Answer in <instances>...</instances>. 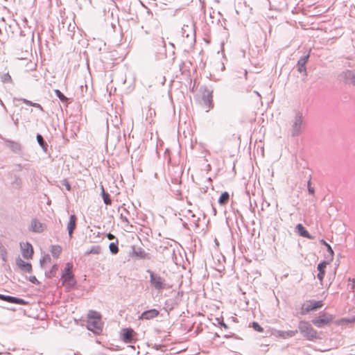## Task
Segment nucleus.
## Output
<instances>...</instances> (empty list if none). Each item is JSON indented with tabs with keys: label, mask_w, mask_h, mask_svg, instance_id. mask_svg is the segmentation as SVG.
<instances>
[{
	"label": "nucleus",
	"mask_w": 355,
	"mask_h": 355,
	"mask_svg": "<svg viewBox=\"0 0 355 355\" xmlns=\"http://www.w3.org/2000/svg\"><path fill=\"white\" fill-rule=\"evenodd\" d=\"M104 329V322L102 315L99 312L90 310V332L95 335L103 334Z\"/></svg>",
	"instance_id": "nucleus-1"
},
{
	"label": "nucleus",
	"mask_w": 355,
	"mask_h": 355,
	"mask_svg": "<svg viewBox=\"0 0 355 355\" xmlns=\"http://www.w3.org/2000/svg\"><path fill=\"white\" fill-rule=\"evenodd\" d=\"M146 272L149 274V282L153 288L157 291L159 293L162 292L163 290L170 288V286L166 283V279L159 274L150 270H147Z\"/></svg>",
	"instance_id": "nucleus-2"
},
{
	"label": "nucleus",
	"mask_w": 355,
	"mask_h": 355,
	"mask_svg": "<svg viewBox=\"0 0 355 355\" xmlns=\"http://www.w3.org/2000/svg\"><path fill=\"white\" fill-rule=\"evenodd\" d=\"M298 330L302 336L309 340H313L318 337L317 331L307 321L301 320L298 324Z\"/></svg>",
	"instance_id": "nucleus-3"
},
{
	"label": "nucleus",
	"mask_w": 355,
	"mask_h": 355,
	"mask_svg": "<svg viewBox=\"0 0 355 355\" xmlns=\"http://www.w3.org/2000/svg\"><path fill=\"white\" fill-rule=\"evenodd\" d=\"M339 82L355 87V70L345 69L340 71L337 76Z\"/></svg>",
	"instance_id": "nucleus-4"
},
{
	"label": "nucleus",
	"mask_w": 355,
	"mask_h": 355,
	"mask_svg": "<svg viewBox=\"0 0 355 355\" xmlns=\"http://www.w3.org/2000/svg\"><path fill=\"white\" fill-rule=\"evenodd\" d=\"M196 24H184L182 28V36L189 40V42L196 40Z\"/></svg>",
	"instance_id": "nucleus-5"
},
{
	"label": "nucleus",
	"mask_w": 355,
	"mask_h": 355,
	"mask_svg": "<svg viewBox=\"0 0 355 355\" xmlns=\"http://www.w3.org/2000/svg\"><path fill=\"white\" fill-rule=\"evenodd\" d=\"M303 119L302 114L301 112H296L295 118L293 119V123L292 125V136L295 137L299 135L302 129Z\"/></svg>",
	"instance_id": "nucleus-6"
},
{
	"label": "nucleus",
	"mask_w": 355,
	"mask_h": 355,
	"mask_svg": "<svg viewBox=\"0 0 355 355\" xmlns=\"http://www.w3.org/2000/svg\"><path fill=\"white\" fill-rule=\"evenodd\" d=\"M333 320L331 315L327 313H323L319 317L312 320V323L318 328L323 327L324 326L329 324Z\"/></svg>",
	"instance_id": "nucleus-7"
},
{
	"label": "nucleus",
	"mask_w": 355,
	"mask_h": 355,
	"mask_svg": "<svg viewBox=\"0 0 355 355\" xmlns=\"http://www.w3.org/2000/svg\"><path fill=\"white\" fill-rule=\"evenodd\" d=\"M22 257L26 259H32L33 255V248L32 245L28 243H20Z\"/></svg>",
	"instance_id": "nucleus-8"
},
{
	"label": "nucleus",
	"mask_w": 355,
	"mask_h": 355,
	"mask_svg": "<svg viewBox=\"0 0 355 355\" xmlns=\"http://www.w3.org/2000/svg\"><path fill=\"white\" fill-rule=\"evenodd\" d=\"M309 58V53H308L306 55L302 56L297 64V70L300 73H304V74L306 75V64L308 62Z\"/></svg>",
	"instance_id": "nucleus-9"
},
{
	"label": "nucleus",
	"mask_w": 355,
	"mask_h": 355,
	"mask_svg": "<svg viewBox=\"0 0 355 355\" xmlns=\"http://www.w3.org/2000/svg\"><path fill=\"white\" fill-rule=\"evenodd\" d=\"M159 312L158 310L155 309H152L148 311H146L141 313L139 316V319L141 320H151L156 318L159 315Z\"/></svg>",
	"instance_id": "nucleus-10"
},
{
	"label": "nucleus",
	"mask_w": 355,
	"mask_h": 355,
	"mask_svg": "<svg viewBox=\"0 0 355 355\" xmlns=\"http://www.w3.org/2000/svg\"><path fill=\"white\" fill-rule=\"evenodd\" d=\"M0 300H2L3 301H6V302H8L10 303H13V304H20V305H23V304H26L25 301L23 299L12 297V296H9V295H1V294H0Z\"/></svg>",
	"instance_id": "nucleus-11"
},
{
	"label": "nucleus",
	"mask_w": 355,
	"mask_h": 355,
	"mask_svg": "<svg viewBox=\"0 0 355 355\" xmlns=\"http://www.w3.org/2000/svg\"><path fill=\"white\" fill-rule=\"evenodd\" d=\"M29 230L34 232L40 233L43 231L42 224L37 219H33L31 220Z\"/></svg>",
	"instance_id": "nucleus-12"
},
{
	"label": "nucleus",
	"mask_w": 355,
	"mask_h": 355,
	"mask_svg": "<svg viewBox=\"0 0 355 355\" xmlns=\"http://www.w3.org/2000/svg\"><path fill=\"white\" fill-rule=\"evenodd\" d=\"M202 101L208 109L213 107L212 95L209 92H206L202 95Z\"/></svg>",
	"instance_id": "nucleus-13"
},
{
	"label": "nucleus",
	"mask_w": 355,
	"mask_h": 355,
	"mask_svg": "<svg viewBox=\"0 0 355 355\" xmlns=\"http://www.w3.org/2000/svg\"><path fill=\"white\" fill-rule=\"evenodd\" d=\"M76 217L75 215H71L69 218V221L67 224V230L69 232V237L72 236L73 232L76 228Z\"/></svg>",
	"instance_id": "nucleus-14"
},
{
	"label": "nucleus",
	"mask_w": 355,
	"mask_h": 355,
	"mask_svg": "<svg viewBox=\"0 0 355 355\" xmlns=\"http://www.w3.org/2000/svg\"><path fill=\"white\" fill-rule=\"evenodd\" d=\"M17 265L23 271L31 272L32 271V266L30 263L25 262L21 259L17 260Z\"/></svg>",
	"instance_id": "nucleus-15"
},
{
	"label": "nucleus",
	"mask_w": 355,
	"mask_h": 355,
	"mask_svg": "<svg viewBox=\"0 0 355 355\" xmlns=\"http://www.w3.org/2000/svg\"><path fill=\"white\" fill-rule=\"evenodd\" d=\"M311 311H314L313 306L312 304V301H306L304 302L301 308L300 313L302 315H306Z\"/></svg>",
	"instance_id": "nucleus-16"
},
{
	"label": "nucleus",
	"mask_w": 355,
	"mask_h": 355,
	"mask_svg": "<svg viewBox=\"0 0 355 355\" xmlns=\"http://www.w3.org/2000/svg\"><path fill=\"white\" fill-rule=\"evenodd\" d=\"M295 230L297 232L302 236L311 239L313 237L310 235L308 231L303 227L302 224H297Z\"/></svg>",
	"instance_id": "nucleus-17"
},
{
	"label": "nucleus",
	"mask_w": 355,
	"mask_h": 355,
	"mask_svg": "<svg viewBox=\"0 0 355 355\" xmlns=\"http://www.w3.org/2000/svg\"><path fill=\"white\" fill-rule=\"evenodd\" d=\"M62 283L67 284L68 285L73 284V276L72 273L63 272L62 275Z\"/></svg>",
	"instance_id": "nucleus-18"
},
{
	"label": "nucleus",
	"mask_w": 355,
	"mask_h": 355,
	"mask_svg": "<svg viewBox=\"0 0 355 355\" xmlns=\"http://www.w3.org/2000/svg\"><path fill=\"white\" fill-rule=\"evenodd\" d=\"M320 243L324 245L325 246V248H327V252L329 253L328 255H326L325 259L329 258V261H332L334 259V250H332L331 245L328 244L324 240L322 239L320 241Z\"/></svg>",
	"instance_id": "nucleus-19"
},
{
	"label": "nucleus",
	"mask_w": 355,
	"mask_h": 355,
	"mask_svg": "<svg viewBox=\"0 0 355 355\" xmlns=\"http://www.w3.org/2000/svg\"><path fill=\"white\" fill-rule=\"evenodd\" d=\"M134 331L131 329H126L123 334V338L125 342L130 343L133 339Z\"/></svg>",
	"instance_id": "nucleus-20"
},
{
	"label": "nucleus",
	"mask_w": 355,
	"mask_h": 355,
	"mask_svg": "<svg viewBox=\"0 0 355 355\" xmlns=\"http://www.w3.org/2000/svg\"><path fill=\"white\" fill-rule=\"evenodd\" d=\"M101 196L103 199L104 203L107 205H110L112 204V200L110 198V196L108 193L105 192L103 186H101Z\"/></svg>",
	"instance_id": "nucleus-21"
},
{
	"label": "nucleus",
	"mask_w": 355,
	"mask_h": 355,
	"mask_svg": "<svg viewBox=\"0 0 355 355\" xmlns=\"http://www.w3.org/2000/svg\"><path fill=\"white\" fill-rule=\"evenodd\" d=\"M105 45V43L101 40H96L95 38L93 39L92 48L94 49L101 51L102 47Z\"/></svg>",
	"instance_id": "nucleus-22"
},
{
	"label": "nucleus",
	"mask_w": 355,
	"mask_h": 355,
	"mask_svg": "<svg viewBox=\"0 0 355 355\" xmlns=\"http://www.w3.org/2000/svg\"><path fill=\"white\" fill-rule=\"evenodd\" d=\"M297 330H293V331H281L279 333V336H281L283 338H286L288 337H293L296 335L297 333Z\"/></svg>",
	"instance_id": "nucleus-23"
},
{
	"label": "nucleus",
	"mask_w": 355,
	"mask_h": 355,
	"mask_svg": "<svg viewBox=\"0 0 355 355\" xmlns=\"http://www.w3.org/2000/svg\"><path fill=\"white\" fill-rule=\"evenodd\" d=\"M36 138L39 145L42 147L44 152H46L48 148V144L44 141L43 137L41 135L37 134Z\"/></svg>",
	"instance_id": "nucleus-24"
},
{
	"label": "nucleus",
	"mask_w": 355,
	"mask_h": 355,
	"mask_svg": "<svg viewBox=\"0 0 355 355\" xmlns=\"http://www.w3.org/2000/svg\"><path fill=\"white\" fill-rule=\"evenodd\" d=\"M62 252V248L60 245H51V252L52 256L58 258Z\"/></svg>",
	"instance_id": "nucleus-25"
},
{
	"label": "nucleus",
	"mask_w": 355,
	"mask_h": 355,
	"mask_svg": "<svg viewBox=\"0 0 355 355\" xmlns=\"http://www.w3.org/2000/svg\"><path fill=\"white\" fill-rule=\"evenodd\" d=\"M230 199V195L227 192H223L219 199H218V203L220 205H224L225 204L227 203L228 200Z\"/></svg>",
	"instance_id": "nucleus-26"
},
{
	"label": "nucleus",
	"mask_w": 355,
	"mask_h": 355,
	"mask_svg": "<svg viewBox=\"0 0 355 355\" xmlns=\"http://www.w3.org/2000/svg\"><path fill=\"white\" fill-rule=\"evenodd\" d=\"M58 270V265L55 264L52 266L51 269L49 272H46L45 275L48 278L54 277Z\"/></svg>",
	"instance_id": "nucleus-27"
},
{
	"label": "nucleus",
	"mask_w": 355,
	"mask_h": 355,
	"mask_svg": "<svg viewBox=\"0 0 355 355\" xmlns=\"http://www.w3.org/2000/svg\"><path fill=\"white\" fill-rule=\"evenodd\" d=\"M326 259V261H322L318 265L317 268L319 270V272H325V268L327 266L331 261H329V258Z\"/></svg>",
	"instance_id": "nucleus-28"
},
{
	"label": "nucleus",
	"mask_w": 355,
	"mask_h": 355,
	"mask_svg": "<svg viewBox=\"0 0 355 355\" xmlns=\"http://www.w3.org/2000/svg\"><path fill=\"white\" fill-rule=\"evenodd\" d=\"M109 248H110V252L113 254H117L119 252L118 241H116V242L110 243L109 245Z\"/></svg>",
	"instance_id": "nucleus-29"
},
{
	"label": "nucleus",
	"mask_w": 355,
	"mask_h": 355,
	"mask_svg": "<svg viewBox=\"0 0 355 355\" xmlns=\"http://www.w3.org/2000/svg\"><path fill=\"white\" fill-rule=\"evenodd\" d=\"M9 144V146L12 151L18 153L21 150V145L19 143L10 141Z\"/></svg>",
	"instance_id": "nucleus-30"
},
{
	"label": "nucleus",
	"mask_w": 355,
	"mask_h": 355,
	"mask_svg": "<svg viewBox=\"0 0 355 355\" xmlns=\"http://www.w3.org/2000/svg\"><path fill=\"white\" fill-rule=\"evenodd\" d=\"M59 187L62 190H63L64 189H65L67 191L71 190V185L67 180H62V181H60Z\"/></svg>",
	"instance_id": "nucleus-31"
},
{
	"label": "nucleus",
	"mask_w": 355,
	"mask_h": 355,
	"mask_svg": "<svg viewBox=\"0 0 355 355\" xmlns=\"http://www.w3.org/2000/svg\"><path fill=\"white\" fill-rule=\"evenodd\" d=\"M1 80L3 83H12V80L8 73H4L1 76Z\"/></svg>",
	"instance_id": "nucleus-32"
},
{
	"label": "nucleus",
	"mask_w": 355,
	"mask_h": 355,
	"mask_svg": "<svg viewBox=\"0 0 355 355\" xmlns=\"http://www.w3.org/2000/svg\"><path fill=\"white\" fill-rule=\"evenodd\" d=\"M55 93L56 96L62 101V102H67L68 98L59 90L55 89Z\"/></svg>",
	"instance_id": "nucleus-33"
},
{
	"label": "nucleus",
	"mask_w": 355,
	"mask_h": 355,
	"mask_svg": "<svg viewBox=\"0 0 355 355\" xmlns=\"http://www.w3.org/2000/svg\"><path fill=\"white\" fill-rule=\"evenodd\" d=\"M0 257L3 261H7V251L3 246L0 247Z\"/></svg>",
	"instance_id": "nucleus-34"
},
{
	"label": "nucleus",
	"mask_w": 355,
	"mask_h": 355,
	"mask_svg": "<svg viewBox=\"0 0 355 355\" xmlns=\"http://www.w3.org/2000/svg\"><path fill=\"white\" fill-rule=\"evenodd\" d=\"M51 259L49 254H45L42 259H40V265L43 268L44 265L47 263H50Z\"/></svg>",
	"instance_id": "nucleus-35"
},
{
	"label": "nucleus",
	"mask_w": 355,
	"mask_h": 355,
	"mask_svg": "<svg viewBox=\"0 0 355 355\" xmlns=\"http://www.w3.org/2000/svg\"><path fill=\"white\" fill-rule=\"evenodd\" d=\"M101 252V248L99 245H93L90 247V254H98Z\"/></svg>",
	"instance_id": "nucleus-36"
},
{
	"label": "nucleus",
	"mask_w": 355,
	"mask_h": 355,
	"mask_svg": "<svg viewBox=\"0 0 355 355\" xmlns=\"http://www.w3.org/2000/svg\"><path fill=\"white\" fill-rule=\"evenodd\" d=\"M312 301V304L313 306L314 311L317 310L318 309L321 308L323 306V303L322 301Z\"/></svg>",
	"instance_id": "nucleus-37"
},
{
	"label": "nucleus",
	"mask_w": 355,
	"mask_h": 355,
	"mask_svg": "<svg viewBox=\"0 0 355 355\" xmlns=\"http://www.w3.org/2000/svg\"><path fill=\"white\" fill-rule=\"evenodd\" d=\"M252 327L254 330L259 332H262L263 331V329L257 322H255L252 323Z\"/></svg>",
	"instance_id": "nucleus-38"
},
{
	"label": "nucleus",
	"mask_w": 355,
	"mask_h": 355,
	"mask_svg": "<svg viewBox=\"0 0 355 355\" xmlns=\"http://www.w3.org/2000/svg\"><path fill=\"white\" fill-rule=\"evenodd\" d=\"M135 254L140 258H145L146 252L144 250H139L138 251H135Z\"/></svg>",
	"instance_id": "nucleus-39"
},
{
	"label": "nucleus",
	"mask_w": 355,
	"mask_h": 355,
	"mask_svg": "<svg viewBox=\"0 0 355 355\" xmlns=\"http://www.w3.org/2000/svg\"><path fill=\"white\" fill-rule=\"evenodd\" d=\"M73 267V265L71 263H67L66 264L64 271L63 272L71 273V270Z\"/></svg>",
	"instance_id": "nucleus-40"
},
{
	"label": "nucleus",
	"mask_w": 355,
	"mask_h": 355,
	"mask_svg": "<svg viewBox=\"0 0 355 355\" xmlns=\"http://www.w3.org/2000/svg\"><path fill=\"white\" fill-rule=\"evenodd\" d=\"M20 101L27 105L33 106V103L29 100H27L26 98H21L20 99Z\"/></svg>",
	"instance_id": "nucleus-41"
},
{
	"label": "nucleus",
	"mask_w": 355,
	"mask_h": 355,
	"mask_svg": "<svg viewBox=\"0 0 355 355\" xmlns=\"http://www.w3.org/2000/svg\"><path fill=\"white\" fill-rule=\"evenodd\" d=\"M324 275H325V272H319V273L317 275V277L320 282H322V280L324 277Z\"/></svg>",
	"instance_id": "nucleus-42"
},
{
	"label": "nucleus",
	"mask_w": 355,
	"mask_h": 355,
	"mask_svg": "<svg viewBox=\"0 0 355 355\" xmlns=\"http://www.w3.org/2000/svg\"><path fill=\"white\" fill-rule=\"evenodd\" d=\"M29 281L35 284H38L39 282L37 281V278L35 276H31L29 278Z\"/></svg>",
	"instance_id": "nucleus-43"
},
{
	"label": "nucleus",
	"mask_w": 355,
	"mask_h": 355,
	"mask_svg": "<svg viewBox=\"0 0 355 355\" xmlns=\"http://www.w3.org/2000/svg\"><path fill=\"white\" fill-rule=\"evenodd\" d=\"M12 184H16L17 187H19L21 184V180L19 178H15V181L13 182Z\"/></svg>",
	"instance_id": "nucleus-44"
},
{
	"label": "nucleus",
	"mask_w": 355,
	"mask_h": 355,
	"mask_svg": "<svg viewBox=\"0 0 355 355\" xmlns=\"http://www.w3.org/2000/svg\"><path fill=\"white\" fill-rule=\"evenodd\" d=\"M32 107H36V108H38L39 110H40L41 111H44L43 110V107H42V105L39 103H33V106Z\"/></svg>",
	"instance_id": "nucleus-45"
},
{
	"label": "nucleus",
	"mask_w": 355,
	"mask_h": 355,
	"mask_svg": "<svg viewBox=\"0 0 355 355\" xmlns=\"http://www.w3.org/2000/svg\"><path fill=\"white\" fill-rule=\"evenodd\" d=\"M308 191H309V193L311 194L314 193V189L310 186V181H309V183H308Z\"/></svg>",
	"instance_id": "nucleus-46"
},
{
	"label": "nucleus",
	"mask_w": 355,
	"mask_h": 355,
	"mask_svg": "<svg viewBox=\"0 0 355 355\" xmlns=\"http://www.w3.org/2000/svg\"><path fill=\"white\" fill-rule=\"evenodd\" d=\"M121 219L123 220V222H125L127 223H128V220L127 219L126 217H123V215L121 214Z\"/></svg>",
	"instance_id": "nucleus-47"
},
{
	"label": "nucleus",
	"mask_w": 355,
	"mask_h": 355,
	"mask_svg": "<svg viewBox=\"0 0 355 355\" xmlns=\"http://www.w3.org/2000/svg\"><path fill=\"white\" fill-rule=\"evenodd\" d=\"M308 25V24H301V26L302 28L304 29H307L308 28L306 27Z\"/></svg>",
	"instance_id": "nucleus-48"
},
{
	"label": "nucleus",
	"mask_w": 355,
	"mask_h": 355,
	"mask_svg": "<svg viewBox=\"0 0 355 355\" xmlns=\"http://www.w3.org/2000/svg\"><path fill=\"white\" fill-rule=\"evenodd\" d=\"M220 67H221L220 70H221V71H224V70H225V69L224 63H223V62H222V63H220Z\"/></svg>",
	"instance_id": "nucleus-49"
},
{
	"label": "nucleus",
	"mask_w": 355,
	"mask_h": 355,
	"mask_svg": "<svg viewBox=\"0 0 355 355\" xmlns=\"http://www.w3.org/2000/svg\"><path fill=\"white\" fill-rule=\"evenodd\" d=\"M85 327H86L87 329H89V320L86 321Z\"/></svg>",
	"instance_id": "nucleus-50"
},
{
	"label": "nucleus",
	"mask_w": 355,
	"mask_h": 355,
	"mask_svg": "<svg viewBox=\"0 0 355 355\" xmlns=\"http://www.w3.org/2000/svg\"><path fill=\"white\" fill-rule=\"evenodd\" d=\"M86 65L87 69H89V60L87 58L86 59Z\"/></svg>",
	"instance_id": "nucleus-51"
},
{
	"label": "nucleus",
	"mask_w": 355,
	"mask_h": 355,
	"mask_svg": "<svg viewBox=\"0 0 355 355\" xmlns=\"http://www.w3.org/2000/svg\"><path fill=\"white\" fill-rule=\"evenodd\" d=\"M162 347H165L164 346H162V345H156V349H161Z\"/></svg>",
	"instance_id": "nucleus-52"
},
{
	"label": "nucleus",
	"mask_w": 355,
	"mask_h": 355,
	"mask_svg": "<svg viewBox=\"0 0 355 355\" xmlns=\"http://www.w3.org/2000/svg\"><path fill=\"white\" fill-rule=\"evenodd\" d=\"M67 355H79V354L70 352Z\"/></svg>",
	"instance_id": "nucleus-53"
},
{
	"label": "nucleus",
	"mask_w": 355,
	"mask_h": 355,
	"mask_svg": "<svg viewBox=\"0 0 355 355\" xmlns=\"http://www.w3.org/2000/svg\"><path fill=\"white\" fill-rule=\"evenodd\" d=\"M113 237H114V236H113L112 234H108V238H109L110 239H112Z\"/></svg>",
	"instance_id": "nucleus-54"
},
{
	"label": "nucleus",
	"mask_w": 355,
	"mask_h": 355,
	"mask_svg": "<svg viewBox=\"0 0 355 355\" xmlns=\"http://www.w3.org/2000/svg\"><path fill=\"white\" fill-rule=\"evenodd\" d=\"M112 27L113 30L115 31V27H116L115 24H112Z\"/></svg>",
	"instance_id": "nucleus-55"
},
{
	"label": "nucleus",
	"mask_w": 355,
	"mask_h": 355,
	"mask_svg": "<svg viewBox=\"0 0 355 355\" xmlns=\"http://www.w3.org/2000/svg\"><path fill=\"white\" fill-rule=\"evenodd\" d=\"M221 325L223 326L225 328H227V325L224 322H223Z\"/></svg>",
	"instance_id": "nucleus-56"
},
{
	"label": "nucleus",
	"mask_w": 355,
	"mask_h": 355,
	"mask_svg": "<svg viewBox=\"0 0 355 355\" xmlns=\"http://www.w3.org/2000/svg\"><path fill=\"white\" fill-rule=\"evenodd\" d=\"M0 103H1V105L2 106H4V104H3V103L2 102V101H1V99H0Z\"/></svg>",
	"instance_id": "nucleus-57"
},
{
	"label": "nucleus",
	"mask_w": 355,
	"mask_h": 355,
	"mask_svg": "<svg viewBox=\"0 0 355 355\" xmlns=\"http://www.w3.org/2000/svg\"><path fill=\"white\" fill-rule=\"evenodd\" d=\"M76 26V23H74V24H73V29H74V28H75V26Z\"/></svg>",
	"instance_id": "nucleus-58"
},
{
	"label": "nucleus",
	"mask_w": 355,
	"mask_h": 355,
	"mask_svg": "<svg viewBox=\"0 0 355 355\" xmlns=\"http://www.w3.org/2000/svg\"><path fill=\"white\" fill-rule=\"evenodd\" d=\"M71 26V24H69V27H68V29H69V30L70 29Z\"/></svg>",
	"instance_id": "nucleus-59"
}]
</instances>
